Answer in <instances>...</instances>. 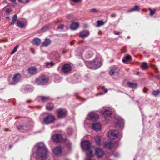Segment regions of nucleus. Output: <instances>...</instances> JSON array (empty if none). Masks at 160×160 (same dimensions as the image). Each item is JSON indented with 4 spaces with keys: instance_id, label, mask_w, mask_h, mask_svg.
Here are the masks:
<instances>
[{
    "instance_id": "obj_1",
    "label": "nucleus",
    "mask_w": 160,
    "mask_h": 160,
    "mask_svg": "<svg viewBox=\"0 0 160 160\" xmlns=\"http://www.w3.org/2000/svg\"><path fill=\"white\" fill-rule=\"evenodd\" d=\"M36 159L37 160H46L48 158V151L45 145L42 143L36 145Z\"/></svg>"
},
{
    "instance_id": "obj_2",
    "label": "nucleus",
    "mask_w": 160,
    "mask_h": 160,
    "mask_svg": "<svg viewBox=\"0 0 160 160\" xmlns=\"http://www.w3.org/2000/svg\"><path fill=\"white\" fill-rule=\"evenodd\" d=\"M85 63L86 66L89 68L96 69L100 67L101 65V58L96 57L92 61L86 62Z\"/></svg>"
},
{
    "instance_id": "obj_3",
    "label": "nucleus",
    "mask_w": 160,
    "mask_h": 160,
    "mask_svg": "<svg viewBox=\"0 0 160 160\" xmlns=\"http://www.w3.org/2000/svg\"><path fill=\"white\" fill-rule=\"evenodd\" d=\"M81 146L83 150H87L86 156L88 157H92L93 154L92 153V148L91 147L89 141H83L81 142Z\"/></svg>"
},
{
    "instance_id": "obj_4",
    "label": "nucleus",
    "mask_w": 160,
    "mask_h": 160,
    "mask_svg": "<svg viewBox=\"0 0 160 160\" xmlns=\"http://www.w3.org/2000/svg\"><path fill=\"white\" fill-rule=\"evenodd\" d=\"M48 82L47 78L43 77H40L37 78L35 82L38 85H43L46 84Z\"/></svg>"
},
{
    "instance_id": "obj_5",
    "label": "nucleus",
    "mask_w": 160,
    "mask_h": 160,
    "mask_svg": "<svg viewBox=\"0 0 160 160\" xmlns=\"http://www.w3.org/2000/svg\"><path fill=\"white\" fill-rule=\"evenodd\" d=\"M57 116L58 118H62L65 117L67 114V112L65 109L59 108L57 110Z\"/></svg>"
},
{
    "instance_id": "obj_6",
    "label": "nucleus",
    "mask_w": 160,
    "mask_h": 160,
    "mask_svg": "<svg viewBox=\"0 0 160 160\" xmlns=\"http://www.w3.org/2000/svg\"><path fill=\"white\" fill-rule=\"evenodd\" d=\"M53 141L57 142H59L63 140V138L61 134H54L52 136Z\"/></svg>"
},
{
    "instance_id": "obj_7",
    "label": "nucleus",
    "mask_w": 160,
    "mask_h": 160,
    "mask_svg": "<svg viewBox=\"0 0 160 160\" xmlns=\"http://www.w3.org/2000/svg\"><path fill=\"white\" fill-rule=\"evenodd\" d=\"M55 120V118L54 116L52 115H49L46 117L44 120V122L47 124H49L53 122Z\"/></svg>"
},
{
    "instance_id": "obj_8",
    "label": "nucleus",
    "mask_w": 160,
    "mask_h": 160,
    "mask_svg": "<svg viewBox=\"0 0 160 160\" xmlns=\"http://www.w3.org/2000/svg\"><path fill=\"white\" fill-rule=\"evenodd\" d=\"M119 133V131L117 130L112 131L109 133L108 138L110 139H113L118 137Z\"/></svg>"
},
{
    "instance_id": "obj_9",
    "label": "nucleus",
    "mask_w": 160,
    "mask_h": 160,
    "mask_svg": "<svg viewBox=\"0 0 160 160\" xmlns=\"http://www.w3.org/2000/svg\"><path fill=\"white\" fill-rule=\"evenodd\" d=\"M119 68L116 66H113L111 68L109 72L110 75L112 76L118 73L120 71Z\"/></svg>"
},
{
    "instance_id": "obj_10",
    "label": "nucleus",
    "mask_w": 160,
    "mask_h": 160,
    "mask_svg": "<svg viewBox=\"0 0 160 160\" xmlns=\"http://www.w3.org/2000/svg\"><path fill=\"white\" fill-rule=\"evenodd\" d=\"M88 116L90 119L92 121H96L99 117L98 115L94 112H91L88 114Z\"/></svg>"
},
{
    "instance_id": "obj_11",
    "label": "nucleus",
    "mask_w": 160,
    "mask_h": 160,
    "mask_svg": "<svg viewBox=\"0 0 160 160\" xmlns=\"http://www.w3.org/2000/svg\"><path fill=\"white\" fill-rule=\"evenodd\" d=\"M62 152V148L60 146H57L53 150V153L56 155H60Z\"/></svg>"
},
{
    "instance_id": "obj_12",
    "label": "nucleus",
    "mask_w": 160,
    "mask_h": 160,
    "mask_svg": "<svg viewBox=\"0 0 160 160\" xmlns=\"http://www.w3.org/2000/svg\"><path fill=\"white\" fill-rule=\"evenodd\" d=\"M21 78V75L19 74H16L12 78L13 81L14 82H12V84H13L18 82Z\"/></svg>"
},
{
    "instance_id": "obj_13",
    "label": "nucleus",
    "mask_w": 160,
    "mask_h": 160,
    "mask_svg": "<svg viewBox=\"0 0 160 160\" xmlns=\"http://www.w3.org/2000/svg\"><path fill=\"white\" fill-rule=\"evenodd\" d=\"M95 154L98 157L101 158L103 157L104 152L101 149L97 148L95 149Z\"/></svg>"
},
{
    "instance_id": "obj_14",
    "label": "nucleus",
    "mask_w": 160,
    "mask_h": 160,
    "mask_svg": "<svg viewBox=\"0 0 160 160\" xmlns=\"http://www.w3.org/2000/svg\"><path fill=\"white\" fill-rule=\"evenodd\" d=\"M71 70V67L68 64H64L62 67V71L65 73H68Z\"/></svg>"
},
{
    "instance_id": "obj_15",
    "label": "nucleus",
    "mask_w": 160,
    "mask_h": 160,
    "mask_svg": "<svg viewBox=\"0 0 160 160\" xmlns=\"http://www.w3.org/2000/svg\"><path fill=\"white\" fill-rule=\"evenodd\" d=\"M101 125L99 123H93L92 125V129L95 131L99 130L101 128Z\"/></svg>"
},
{
    "instance_id": "obj_16",
    "label": "nucleus",
    "mask_w": 160,
    "mask_h": 160,
    "mask_svg": "<svg viewBox=\"0 0 160 160\" xmlns=\"http://www.w3.org/2000/svg\"><path fill=\"white\" fill-rule=\"evenodd\" d=\"M89 33L88 31H83L80 32L79 36L82 38H84L88 37L89 35Z\"/></svg>"
},
{
    "instance_id": "obj_17",
    "label": "nucleus",
    "mask_w": 160,
    "mask_h": 160,
    "mask_svg": "<svg viewBox=\"0 0 160 160\" xmlns=\"http://www.w3.org/2000/svg\"><path fill=\"white\" fill-rule=\"evenodd\" d=\"M79 27V24L78 22H72L70 26V29L72 30H75L78 28Z\"/></svg>"
},
{
    "instance_id": "obj_18",
    "label": "nucleus",
    "mask_w": 160,
    "mask_h": 160,
    "mask_svg": "<svg viewBox=\"0 0 160 160\" xmlns=\"http://www.w3.org/2000/svg\"><path fill=\"white\" fill-rule=\"evenodd\" d=\"M104 146L106 148L110 149L113 147V143L111 142H104Z\"/></svg>"
},
{
    "instance_id": "obj_19",
    "label": "nucleus",
    "mask_w": 160,
    "mask_h": 160,
    "mask_svg": "<svg viewBox=\"0 0 160 160\" xmlns=\"http://www.w3.org/2000/svg\"><path fill=\"white\" fill-rule=\"evenodd\" d=\"M93 55L92 51L89 50L87 51L85 54V57L87 59H89L91 58Z\"/></svg>"
},
{
    "instance_id": "obj_20",
    "label": "nucleus",
    "mask_w": 160,
    "mask_h": 160,
    "mask_svg": "<svg viewBox=\"0 0 160 160\" xmlns=\"http://www.w3.org/2000/svg\"><path fill=\"white\" fill-rule=\"evenodd\" d=\"M41 42V40L40 39L36 38L33 39L32 41V43L34 45L36 46H38L39 45Z\"/></svg>"
},
{
    "instance_id": "obj_21",
    "label": "nucleus",
    "mask_w": 160,
    "mask_h": 160,
    "mask_svg": "<svg viewBox=\"0 0 160 160\" xmlns=\"http://www.w3.org/2000/svg\"><path fill=\"white\" fill-rule=\"evenodd\" d=\"M28 71L30 74H34L37 72V69L35 67H31L29 68Z\"/></svg>"
},
{
    "instance_id": "obj_22",
    "label": "nucleus",
    "mask_w": 160,
    "mask_h": 160,
    "mask_svg": "<svg viewBox=\"0 0 160 160\" xmlns=\"http://www.w3.org/2000/svg\"><path fill=\"white\" fill-rule=\"evenodd\" d=\"M139 9L140 8L138 6L135 5L132 8L127 10V12L128 13L133 11H138Z\"/></svg>"
},
{
    "instance_id": "obj_23",
    "label": "nucleus",
    "mask_w": 160,
    "mask_h": 160,
    "mask_svg": "<svg viewBox=\"0 0 160 160\" xmlns=\"http://www.w3.org/2000/svg\"><path fill=\"white\" fill-rule=\"evenodd\" d=\"M51 41L49 39H46L45 41L42 43V46L43 47H47L50 44Z\"/></svg>"
},
{
    "instance_id": "obj_24",
    "label": "nucleus",
    "mask_w": 160,
    "mask_h": 160,
    "mask_svg": "<svg viewBox=\"0 0 160 160\" xmlns=\"http://www.w3.org/2000/svg\"><path fill=\"white\" fill-rule=\"evenodd\" d=\"M95 142L97 145H99L101 144L100 137L98 136H96L94 137Z\"/></svg>"
},
{
    "instance_id": "obj_25",
    "label": "nucleus",
    "mask_w": 160,
    "mask_h": 160,
    "mask_svg": "<svg viewBox=\"0 0 160 160\" xmlns=\"http://www.w3.org/2000/svg\"><path fill=\"white\" fill-rule=\"evenodd\" d=\"M39 98H40L42 102H47L50 99V98L49 97L40 96H39Z\"/></svg>"
},
{
    "instance_id": "obj_26",
    "label": "nucleus",
    "mask_w": 160,
    "mask_h": 160,
    "mask_svg": "<svg viewBox=\"0 0 160 160\" xmlns=\"http://www.w3.org/2000/svg\"><path fill=\"white\" fill-rule=\"evenodd\" d=\"M112 114V112L108 110H105L103 112V114L105 117L110 116Z\"/></svg>"
},
{
    "instance_id": "obj_27",
    "label": "nucleus",
    "mask_w": 160,
    "mask_h": 160,
    "mask_svg": "<svg viewBox=\"0 0 160 160\" xmlns=\"http://www.w3.org/2000/svg\"><path fill=\"white\" fill-rule=\"evenodd\" d=\"M131 59V56L130 55H128L127 56L124 57L123 58V59H122V61L123 62L125 63V62L129 61Z\"/></svg>"
},
{
    "instance_id": "obj_28",
    "label": "nucleus",
    "mask_w": 160,
    "mask_h": 160,
    "mask_svg": "<svg viewBox=\"0 0 160 160\" xmlns=\"http://www.w3.org/2000/svg\"><path fill=\"white\" fill-rule=\"evenodd\" d=\"M51 26V24H48L47 25L44 26V27L42 28L41 29V31H42V32H44L45 31L49 29Z\"/></svg>"
},
{
    "instance_id": "obj_29",
    "label": "nucleus",
    "mask_w": 160,
    "mask_h": 160,
    "mask_svg": "<svg viewBox=\"0 0 160 160\" xmlns=\"http://www.w3.org/2000/svg\"><path fill=\"white\" fill-rule=\"evenodd\" d=\"M53 107V104L52 103H49L46 106L47 109L49 110H52Z\"/></svg>"
},
{
    "instance_id": "obj_30",
    "label": "nucleus",
    "mask_w": 160,
    "mask_h": 160,
    "mask_svg": "<svg viewBox=\"0 0 160 160\" xmlns=\"http://www.w3.org/2000/svg\"><path fill=\"white\" fill-rule=\"evenodd\" d=\"M17 24L18 27L21 28H24L25 25L24 22H21L19 21H17Z\"/></svg>"
},
{
    "instance_id": "obj_31",
    "label": "nucleus",
    "mask_w": 160,
    "mask_h": 160,
    "mask_svg": "<svg viewBox=\"0 0 160 160\" xmlns=\"http://www.w3.org/2000/svg\"><path fill=\"white\" fill-rule=\"evenodd\" d=\"M128 85L130 87L135 88L137 87V84L134 83H132L130 82L127 83Z\"/></svg>"
},
{
    "instance_id": "obj_32",
    "label": "nucleus",
    "mask_w": 160,
    "mask_h": 160,
    "mask_svg": "<svg viewBox=\"0 0 160 160\" xmlns=\"http://www.w3.org/2000/svg\"><path fill=\"white\" fill-rule=\"evenodd\" d=\"M18 17L16 14H15L13 17L10 23V24L11 25H12L13 24L15 21H16Z\"/></svg>"
},
{
    "instance_id": "obj_33",
    "label": "nucleus",
    "mask_w": 160,
    "mask_h": 160,
    "mask_svg": "<svg viewBox=\"0 0 160 160\" xmlns=\"http://www.w3.org/2000/svg\"><path fill=\"white\" fill-rule=\"evenodd\" d=\"M97 27H100L103 26L104 24V22H103L102 20H98L97 21Z\"/></svg>"
},
{
    "instance_id": "obj_34",
    "label": "nucleus",
    "mask_w": 160,
    "mask_h": 160,
    "mask_svg": "<svg viewBox=\"0 0 160 160\" xmlns=\"http://www.w3.org/2000/svg\"><path fill=\"white\" fill-rule=\"evenodd\" d=\"M54 65V63L52 62L51 61L49 62H47L46 64V65L47 67L49 68L51 67H52Z\"/></svg>"
},
{
    "instance_id": "obj_35",
    "label": "nucleus",
    "mask_w": 160,
    "mask_h": 160,
    "mask_svg": "<svg viewBox=\"0 0 160 160\" xmlns=\"http://www.w3.org/2000/svg\"><path fill=\"white\" fill-rule=\"evenodd\" d=\"M141 67L143 69H145L147 68L148 66L147 63L146 62H144L142 63Z\"/></svg>"
},
{
    "instance_id": "obj_36",
    "label": "nucleus",
    "mask_w": 160,
    "mask_h": 160,
    "mask_svg": "<svg viewBox=\"0 0 160 160\" xmlns=\"http://www.w3.org/2000/svg\"><path fill=\"white\" fill-rule=\"evenodd\" d=\"M89 12L91 13H96L99 12V11L95 8H93L89 10Z\"/></svg>"
},
{
    "instance_id": "obj_37",
    "label": "nucleus",
    "mask_w": 160,
    "mask_h": 160,
    "mask_svg": "<svg viewBox=\"0 0 160 160\" xmlns=\"http://www.w3.org/2000/svg\"><path fill=\"white\" fill-rule=\"evenodd\" d=\"M26 90L28 91H31L33 90V88L32 86L28 85L26 87Z\"/></svg>"
},
{
    "instance_id": "obj_38",
    "label": "nucleus",
    "mask_w": 160,
    "mask_h": 160,
    "mask_svg": "<svg viewBox=\"0 0 160 160\" xmlns=\"http://www.w3.org/2000/svg\"><path fill=\"white\" fill-rule=\"evenodd\" d=\"M18 47V45H17L16 46L13 48L12 51L10 52V54L12 55L16 52L17 51V49Z\"/></svg>"
},
{
    "instance_id": "obj_39",
    "label": "nucleus",
    "mask_w": 160,
    "mask_h": 160,
    "mask_svg": "<svg viewBox=\"0 0 160 160\" xmlns=\"http://www.w3.org/2000/svg\"><path fill=\"white\" fill-rule=\"evenodd\" d=\"M159 92L158 90H153L152 92V94L153 95L157 96L159 94Z\"/></svg>"
},
{
    "instance_id": "obj_40",
    "label": "nucleus",
    "mask_w": 160,
    "mask_h": 160,
    "mask_svg": "<svg viewBox=\"0 0 160 160\" xmlns=\"http://www.w3.org/2000/svg\"><path fill=\"white\" fill-rule=\"evenodd\" d=\"M149 10L150 11V14L151 16H152L153 14H154L156 12L155 9H154L153 10H152L150 8H149Z\"/></svg>"
},
{
    "instance_id": "obj_41",
    "label": "nucleus",
    "mask_w": 160,
    "mask_h": 160,
    "mask_svg": "<svg viewBox=\"0 0 160 160\" xmlns=\"http://www.w3.org/2000/svg\"><path fill=\"white\" fill-rule=\"evenodd\" d=\"M66 144L67 147L70 148L71 147V143L68 141H66Z\"/></svg>"
},
{
    "instance_id": "obj_42",
    "label": "nucleus",
    "mask_w": 160,
    "mask_h": 160,
    "mask_svg": "<svg viewBox=\"0 0 160 160\" xmlns=\"http://www.w3.org/2000/svg\"><path fill=\"white\" fill-rule=\"evenodd\" d=\"M17 128L18 130H21L23 129V127L22 125L17 126Z\"/></svg>"
},
{
    "instance_id": "obj_43",
    "label": "nucleus",
    "mask_w": 160,
    "mask_h": 160,
    "mask_svg": "<svg viewBox=\"0 0 160 160\" xmlns=\"http://www.w3.org/2000/svg\"><path fill=\"white\" fill-rule=\"evenodd\" d=\"M64 26L62 24V25L58 26V27L57 28H58V29H62L64 28Z\"/></svg>"
},
{
    "instance_id": "obj_44",
    "label": "nucleus",
    "mask_w": 160,
    "mask_h": 160,
    "mask_svg": "<svg viewBox=\"0 0 160 160\" xmlns=\"http://www.w3.org/2000/svg\"><path fill=\"white\" fill-rule=\"evenodd\" d=\"M73 2L75 3H78L82 0H72Z\"/></svg>"
},
{
    "instance_id": "obj_45",
    "label": "nucleus",
    "mask_w": 160,
    "mask_h": 160,
    "mask_svg": "<svg viewBox=\"0 0 160 160\" xmlns=\"http://www.w3.org/2000/svg\"><path fill=\"white\" fill-rule=\"evenodd\" d=\"M6 12L8 13H9L11 12L12 11V10L9 8H7L6 9Z\"/></svg>"
},
{
    "instance_id": "obj_46",
    "label": "nucleus",
    "mask_w": 160,
    "mask_h": 160,
    "mask_svg": "<svg viewBox=\"0 0 160 160\" xmlns=\"http://www.w3.org/2000/svg\"><path fill=\"white\" fill-rule=\"evenodd\" d=\"M113 33L116 35H119L120 34V32H117L116 31H114Z\"/></svg>"
},
{
    "instance_id": "obj_47",
    "label": "nucleus",
    "mask_w": 160,
    "mask_h": 160,
    "mask_svg": "<svg viewBox=\"0 0 160 160\" xmlns=\"http://www.w3.org/2000/svg\"><path fill=\"white\" fill-rule=\"evenodd\" d=\"M72 16V14H69L67 16V18L68 19H70Z\"/></svg>"
},
{
    "instance_id": "obj_48",
    "label": "nucleus",
    "mask_w": 160,
    "mask_h": 160,
    "mask_svg": "<svg viewBox=\"0 0 160 160\" xmlns=\"http://www.w3.org/2000/svg\"><path fill=\"white\" fill-rule=\"evenodd\" d=\"M116 14H113L111 15V16L112 18H115L116 17Z\"/></svg>"
},
{
    "instance_id": "obj_49",
    "label": "nucleus",
    "mask_w": 160,
    "mask_h": 160,
    "mask_svg": "<svg viewBox=\"0 0 160 160\" xmlns=\"http://www.w3.org/2000/svg\"><path fill=\"white\" fill-rule=\"evenodd\" d=\"M87 157L88 158H87V159H85V160H92L90 158L91 157H88L87 156Z\"/></svg>"
},
{
    "instance_id": "obj_50",
    "label": "nucleus",
    "mask_w": 160,
    "mask_h": 160,
    "mask_svg": "<svg viewBox=\"0 0 160 160\" xmlns=\"http://www.w3.org/2000/svg\"><path fill=\"white\" fill-rule=\"evenodd\" d=\"M18 2H19L21 3H23V2L22 1V0H18Z\"/></svg>"
},
{
    "instance_id": "obj_51",
    "label": "nucleus",
    "mask_w": 160,
    "mask_h": 160,
    "mask_svg": "<svg viewBox=\"0 0 160 160\" xmlns=\"http://www.w3.org/2000/svg\"><path fill=\"white\" fill-rule=\"evenodd\" d=\"M108 89H105L104 91V92H105V93H107L108 92Z\"/></svg>"
},
{
    "instance_id": "obj_52",
    "label": "nucleus",
    "mask_w": 160,
    "mask_h": 160,
    "mask_svg": "<svg viewBox=\"0 0 160 160\" xmlns=\"http://www.w3.org/2000/svg\"><path fill=\"white\" fill-rule=\"evenodd\" d=\"M25 1L26 3H28L29 2V0H25Z\"/></svg>"
},
{
    "instance_id": "obj_53",
    "label": "nucleus",
    "mask_w": 160,
    "mask_h": 160,
    "mask_svg": "<svg viewBox=\"0 0 160 160\" xmlns=\"http://www.w3.org/2000/svg\"><path fill=\"white\" fill-rule=\"evenodd\" d=\"M9 1H10L11 2H15L16 0H9Z\"/></svg>"
},
{
    "instance_id": "obj_54",
    "label": "nucleus",
    "mask_w": 160,
    "mask_h": 160,
    "mask_svg": "<svg viewBox=\"0 0 160 160\" xmlns=\"http://www.w3.org/2000/svg\"><path fill=\"white\" fill-rule=\"evenodd\" d=\"M155 78L157 79H159V76H156L155 77Z\"/></svg>"
},
{
    "instance_id": "obj_55",
    "label": "nucleus",
    "mask_w": 160,
    "mask_h": 160,
    "mask_svg": "<svg viewBox=\"0 0 160 160\" xmlns=\"http://www.w3.org/2000/svg\"><path fill=\"white\" fill-rule=\"evenodd\" d=\"M32 52V53L34 54L35 52L32 50V49H31Z\"/></svg>"
},
{
    "instance_id": "obj_56",
    "label": "nucleus",
    "mask_w": 160,
    "mask_h": 160,
    "mask_svg": "<svg viewBox=\"0 0 160 160\" xmlns=\"http://www.w3.org/2000/svg\"><path fill=\"white\" fill-rule=\"evenodd\" d=\"M6 18L7 19H9V17L8 16L6 17Z\"/></svg>"
},
{
    "instance_id": "obj_57",
    "label": "nucleus",
    "mask_w": 160,
    "mask_h": 160,
    "mask_svg": "<svg viewBox=\"0 0 160 160\" xmlns=\"http://www.w3.org/2000/svg\"><path fill=\"white\" fill-rule=\"evenodd\" d=\"M4 130L5 131H8V129L7 130H5V129H4Z\"/></svg>"
},
{
    "instance_id": "obj_58",
    "label": "nucleus",
    "mask_w": 160,
    "mask_h": 160,
    "mask_svg": "<svg viewBox=\"0 0 160 160\" xmlns=\"http://www.w3.org/2000/svg\"><path fill=\"white\" fill-rule=\"evenodd\" d=\"M143 91L144 92H145V93H146V92L145 91V89H143Z\"/></svg>"
},
{
    "instance_id": "obj_59",
    "label": "nucleus",
    "mask_w": 160,
    "mask_h": 160,
    "mask_svg": "<svg viewBox=\"0 0 160 160\" xmlns=\"http://www.w3.org/2000/svg\"><path fill=\"white\" fill-rule=\"evenodd\" d=\"M31 102L30 101H27V102Z\"/></svg>"
},
{
    "instance_id": "obj_60",
    "label": "nucleus",
    "mask_w": 160,
    "mask_h": 160,
    "mask_svg": "<svg viewBox=\"0 0 160 160\" xmlns=\"http://www.w3.org/2000/svg\"><path fill=\"white\" fill-rule=\"evenodd\" d=\"M139 72H137V75H138V74H139Z\"/></svg>"
}]
</instances>
